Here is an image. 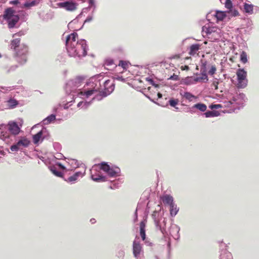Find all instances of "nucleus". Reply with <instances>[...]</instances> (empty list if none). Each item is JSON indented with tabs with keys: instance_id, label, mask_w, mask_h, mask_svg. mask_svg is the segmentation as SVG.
<instances>
[{
	"instance_id": "nucleus-4",
	"label": "nucleus",
	"mask_w": 259,
	"mask_h": 259,
	"mask_svg": "<svg viewBox=\"0 0 259 259\" xmlns=\"http://www.w3.org/2000/svg\"><path fill=\"white\" fill-rule=\"evenodd\" d=\"M30 144L29 141L26 138H22L16 144L11 146L10 149L12 151L16 152L22 149V147H26Z\"/></svg>"
},
{
	"instance_id": "nucleus-51",
	"label": "nucleus",
	"mask_w": 259,
	"mask_h": 259,
	"mask_svg": "<svg viewBox=\"0 0 259 259\" xmlns=\"http://www.w3.org/2000/svg\"><path fill=\"white\" fill-rule=\"evenodd\" d=\"M180 58L179 55H177L174 57V58Z\"/></svg>"
},
{
	"instance_id": "nucleus-16",
	"label": "nucleus",
	"mask_w": 259,
	"mask_h": 259,
	"mask_svg": "<svg viewBox=\"0 0 259 259\" xmlns=\"http://www.w3.org/2000/svg\"><path fill=\"white\" fill-rule=\"evenodd\" d=\"M214 16L217 18V21H223L227 16L225 12L220 11H216Z\"/></svg>"
},
{
	"instance_id": "nucleus-2",
	"label": "nucleus",
	"mask_w": 259,
	"mask_h": 259,
	"mask_svg": "<svg viewBox=\"0 0 259 259\" xmlns=\"http://www.w3.org/2000/svg\"><path fill=\"white\" fill-rule=\"evenodd\" d=\"M14 57L16 61L22 65L27 61V55L28 52V47L24 44H22L19 48L15 50Z\"/></svg>"
},
{
	"instance_id": "nucleus-23",
	"label": "nucleus",
	"mask_w": 259,
	"mask_h": 259,
	"mask_svg": "<svg viewBox=\"0 0 259 259\" xmlns=\"http://www.w3.org/2000/svg\"><path fill=\"white\" fill-rule=\"evenodd\" d=\"M244 9L246 13L252 14L253 13V6L251 4L245 3L244 5Z\"/></svg>"
},
{
	"instance_id": "nucleus-10",
	"label": "nucleus",
	"mask_w": 259,
	"mask_h": 259,
	"mask_svg": "<svg viewBox=\"0 0 259 259\" xmlns=\"http://www.w3.org/2000/svg\"><path fill=\"white\" fill-rule=\"evenodd\" d=\"M14 13L15 11L12 8H9L6 9L5 11H4V15H3V19L7 21L16 15H15Z\"/></svg>"
},
{
	"instance_id": "nucleus-19",
	"label": "nucleus",
	"mask_w": 259,
	"mask_h": 259,
	"mask_svg": "<svg viewBox=\"0 0 259 259\" xmlns=\"http://www.w3.org/2000/svg\"><path fill=\"white\" fill-rule=\"evenodd\" d=\"M38 4V2L36 1H32L31 2H26L23 5H20L19 6L20 8H31L32 7L35 6Z\"/></svg>"
},
{
	"instance_id": "nucleus-38",
	"label": "nucleus",
	"mask_w": 259,
	"mask_h": 259,
	"mask_svg": "<svg viewBox=\"0 0 259 259\" xmlns=\"http://www.w3.org/2000/svg\"><path fill=\"white\" fill-rule=\"evenodd\" d=\"M210 108L211 109H220L222 107V105L221 104H212L209 106Z\"/></svg>"
},
{
	"instance_id": "nucleus-7",
	"label": "nucleus",
	"mask_w": 259,
	"mask_h": 259,
	"mask_svg": "<svg viewBox=\"0 0 259 259\" xmlns=\"http://www.w3.org/2000/svg\"><path fill=\"white\" fill-rule=\"evenodd\" d=\"M8 128L10 133L14 135H17L20 133V128L15 122H10L8 124Z\"/></svg>"
},
{
	"instance_id": "nucleus-30",
	"label": "nucleus",
	"mask_w": 259,
	"mask_h": 259,
	"mask_svg": "<svg viewBox=\"0 0 259 259\" xmlns=\"http://www.w3.org/2000/svg\"><path fill=\"white\" fill-rule=\"evenodd\" d=\"M93 180L95 182L104 181L105 178L101 176H95L93 175H92Z\"/></svg>"
},
{
	"instance_id": "nucleus-39",
	"label": "nucleus",
	"mask_w": 259,
	"mask_h": 259,
	"mask_svg": "<svg viewBox=\"0 0 259 259\" xmlns=\"http://www.w3.org/2000/svg\"><path fill=\"white\" fill-rule=\"evenodd\" d=\"M216 71V68L214 66H212L211 68L208 71V73L210 75H213L214 74L215 72Z\"/></svg>"
},
{
	"instance_id": "nucleus-54",
	"label": "nucleus",
	"mask_w": 259,
	"mask_h": 259,
	"mask_svg": "<svg viewBox=\"0 0 259 259\" xmlns=\"http://www.w3.org/2000/svg\"><path fill=\"white\" fill-rule=\"evenodd\" d=\"M60 166H61L62 168H64V167L63 166H62L61 164H60Z\"/></svg>"
},
{
	"instance_id": "nucleus-32",
	"label": "nucleus",
	"mask_w": 259,
	"mask_h": 259,
	"mask_svg": "<svg viewBox=\"0 0 259 259\" xmlns=\"http://www.w3.org/2000/svg\"><path fill=\"white\" fill-rule=\"evenodd\" d=\"M206 32L207 34H211L212 33H215L217 30V28L216 27H213L206 28Z\"/></svg>"
},
{
	"instance_id": "nucleus-55",
	"label": "nucleus",
	"mask_w": 259,
	"mask_h": 259,
	"mask_svg": "<svg viewBox=\"0 0 259 259\" xmlns=\"http://www.w3.org/2000/svg\"><path fill=\"white\" fill-rule=\"evenodd\" d=\"M1 57H2V55H1V54H0V58H1Z\"/></svg>"
},
{
	"instance_id": "nucleus-11",
	"label": "nucleus",
	"mask_w": 259,
	"mask_h": 259,
	"mask_svg": "<svg viewBox=\"0 0 259 259\" xmlns=\"http://www.w3.org/2000/svg\"><path fill=\"white\" fill-rule=\"evenodd\" d=\"M19 20V17L18 15L7 20V22L8 23V28L10 29L14 28Z\"/></svg>"
},
{
	"instance_id": "nucleus-6",
	"label": "nucleus",
	"mask_w": 259,
	"mask_h": 259,
	"mask_svg": "<svg viewBox=\"0 0 259 259\" xmlns=\"http://www.w3.org/2000/svg\"><path fill=\"white\" fill-rule=\"evenodd\" d=\"M104 87L105 90V95L104 96H106L107 95H109L114 90V81L112 79H108L104 82Z\"/></svg>"
},
{
	"instance_id": "nucleus-18",
	"label": "nucleus",
	"mask_w": 259,
	"mask_h": 259,
	"mask_svg": "<svg viewBox=\"0 0 259 259\" xmlns=\"http://www.w3.org/2000/svg\"><path fill=\"white\" fill-rule=\"evenodd\" d=\"M81 175V172H76L73 175L69 177L67 180H65V181L67 182H73L76 181L78 177Z\"/></svg>"
},
{
	"instance_id": "nucleus-17",
	"label": "nucleus",
	"mask_w": 259,
	"mask_h": 259,
	"mask_svg": "<svg viewBox=\"0 0 259 259\" xmlns=\"http://www.w3.org/2000/svg\"><path fill=\"white\" fill-rule=\"evenodd\" d=\"M183 98L188 100L189 102L192 101L196 97L189 92H184L183 94H181Z\"/></svg>"
},
{
	"instance_id": "nucleus-26",
	"label": "nucleus",
	"mask_w": 259,
	"mask_h": 259,
	"mask_svg": "<svg viewBox=\"0 0 259 259\" xmlns=\"http://www.w3.org/2000/svg\"><path fill=\"white\" fill-rule=\"evenodd\" d=\"M42 135V131H40L36 134L33 135V140L34 144H37L40 140Z\"/></svg>"
},
{
	"instance_id": "nucleus-48",
	"label": "nucleus",
	"mask_w": 259,
	"mask_h": 259,
	"mask_svg": "<svg viewBox=\"0 0 259 259\" xmlns=\"http://www.w3.org/2000/svg\"><path fill=\"white\" fill-rule=\"evenodd\" d=\"M22 35L21 32H19L13 35V37H15L16 36H21Z\"/></svg>"
},
{
	"instance_id": "nucleus-27",
	"label": "nucleus",
	"mask_w": 259,
	"mask_h": 259,
	"mask_svg": "<svg viewBox=\"0 0 259 259\" xmlns=\"http://www.w3.org/2000/svg\"><path fill=\"white\" fill-rule=\"evenodd\" d=\"M51 170L52 172L56 176L60 178L63 177V173L60 171H58L56 167L51 168Z\"/></svg>"
},
{
	"instance_id": "nucleus-5",
	"label": "nucleus",
	"mask_w": 259,
	"mask_h": 259,
	"mask_svg": "<svg viewBox=\"0 0 259 259\" xmlns=\"http://www.w3.org/2000/svg\"><path fill=\"white\" fill-rule=\"evenodd\" d=\"M58 6L68 11H74L77 9V4L72 1H67L58 4Z\"/></svg>"
},
{
	"instance_id": "nucleus-12",
	"label": "nucleus",
	"mask_w": 259,
	"mask_h": 259,
	"mask_svg": "<svg viewBox=\"0 0 259 259\" xmlns=\"http://www.w3.org/2000/svg\"><path fill=\"white\" fill-rule=\"evenodd\" d=\"M21 39L20 38H16L13 39L11 41V48L14 51L16 50L19 48L21 45H20Z\"/></svg>"
},
{
	"instance_id": "nucleus-15",
	"label": "nucleus",
	"mask_w": 259,
	"mask_h": 259,
	"mask_svg": "<svg viewBox=\"0 0 259 259\" xmlns=\"http://www.w3.org/2000/svg\"><path fill=\"white\" fill-rule=\"evenodd\" d=\"M145 227L146 224L145 222L142 221L140 224V233L143 240H145L146 239Z\"/></svg>"
},
{
	"instance_id": "nucleus-8",
	"label": "nucleus",
	"mask_w": 259,
	"mask_h": 259,
	"mask_svg": "<svg viewBox=\"0 0 259 259\" xmlns=\"http://www.w3.org/2000/svg\"><path fill=\"white\" fill-rule=\"evenodd\" d=\"M142 246L139 242L134 241L133 245V254L135 257H138L142 251Z\"/></svg>"
},
{
	"instance_id": "nucleus-43",
	"label": "nucleus",
	"mask_w": 259,
	"mask_h": 259,
	"mask_svg": "<svg viewBox=\"0 0 259 259\" xmlns=\"http://www.w3.org/2000/svg\"><path fill=\"white\" fill-rule=\"evenodd\" d=\"M9 4L11 5H17L20 4V2L19 1V0L12 1L9 2Z\"/></svg>"
},
{
	"instance_id": "nucleus-46",
	"label": "nucleus",
	"mask_w": 259,
	"mask_h": 259,
	"mask_svg": "<svg viewBox=\"0 0 259 259\" xmlns=\"http://www.w3.org/2000/svg\"><path fill=\"white\" fill-rule=\"evenodd\" d=\"M236 101V99L235 98V97H233V99H232V101H230L228 102V106L229 105H231V104H232L234 102Z\"/></svg>"
},
{
	"instance_id": "nucleus-53",
	"label": "nucleus",
	"mask_w": 259,
	"mask_h": 259,
	"mask_svg": "<svg viewBox=\"0 0 259 259\" xmlns=\"http://www.w3.org/2000/svg\"><path fill=\"white\" fill-rule=\"evenodd\" d=\"M91 222H92V223H94V221H95V219H93V220L92 219V220H91Z\"/></svg>"
},
{
	"instance_id": "nucleus-14",
	"label": "nucleus",
	"mask_w": 259,
	"mask_h": 259,
	"mask_svg": "<svg viewBox=\"0 0 259 259\" xmlns=\"http://www.w3.org/2000/svg\"><path fill=\"white\" fill-rule=\"evenodd\" d=\"M200 48V45L199 44H193L191 45L190 47V51L189 54L190 55H194L197 54Z\"/></svg>"
},
{
	"instance_id": "nucleus-40",
	"label": "nucleus",
	"mask_w": 259,
	"mask_h": 259,
	"mask_svg": "<svg viewBox=\"0 0 259 259\" xmlns=\"http://www.w3.org/2000/svg\"><path fill=\"white\" fill-rule=\"evenodd\" d=\"M230 13H231V15L232 16L235 17V16L239 15V12L236 10H231V11H230Z\"/></svg>"
},
{
	"instance_id": "nucleus-33",
	"label": "nucleus",
	"mask_w": 259,
	"mask_h": 259,
	"mask_svg": "<svg viewBox=\"0 0 259 259\" xmlns=\"http://www.w3.org/2000/svg\"><path fill=\"white\" fill-rule=\"evenodd\" d=\"M108 175L110 177H115L116 176L117 172L112 168H110L107 171Z\"/></svg>"
},
{
	"instance_id": "nucleus-42",
	"label": "nucleus",
	"mask_w": 259,
	"mask_h": 259,
	"mask_svg": "<svg viewBox=\"0 0 259 259\" xmlns=\"http://www.w3.org/2000/svg\"><path fill=\"white\" fill-rule=\"evenodd\" d=\"M9 103L12 104L11 106L12 107H15L17 104V102L15 100H11L9 101Z\"/></svg>"
},
{
	"instance_id": "nucleus-50",
	"label": "nucleus",
	"mask_w": 259,
	"mask_h": 259,
	"mask_svg": "<svg viewBox=\"0 0 259 259\" xmlns=\"http://www.w3.org/2000/svg\"><path fill=\"white\" fill-rule=\"evenodd\" d=\"M158 98H161L162 97V94L160 93L157 94Z\"/></svg>"
},
{
	"instance_id": "nucleus-28",
	"label": "nucleus",
	"mask_w": 259,
	"mask_h": 259,
	"mask_svg": "<svg viewBox=\"0 0 259 259\" xmlns=\"http://www.w3.org/2000/svg\"><path fill=\"white\" fill-rule=\"evenodd\" d=\"M99 165L100 166V168L106 172H107L110 168V166L106 162H102Z\"/></svg>"
},
{
	"instance_id": "nucleus-35",
	"label": "nucleus",
	"mask_w": 259,
	"mask_h": 259,
	"mask_svg": "<svg viewBox=\"0 0 259 259\" xmlns=\"http://www.w3.org/2000/svg\"><path fill=\"white\" fill-rule=\"evenodd\" d=\"M118 66H121L124 69H125L127 67L128 64H127V63L125 61L121 60V61H119V63L118 64Z\"/></svg>"
},
{
	"instance_id": "nucleus-25",
	"label": "nucleus",
	"mask_w": 259,
	"mask_h": 259,
	"mask_svg": "<svg viewBox=\"0 0 259 259\" xmlns=\"http://www.w3.org/2000/svg\"><path fill=\"white\" fill-rule=\"evenodd\" d=\"M178 211L179 208L174 203L170 206V213L171 216H175Z\"/></svg>"
},
{
	"instance_id": "nucleus-44",
	"label": "nucleus",
	"mask_w": 259,
	"mask_h": 259,
	"mask_svg": "<svg viewBox=\"0 0 259 259\" xmlns=\"http://www.w3.org/2000/svg\"><path fill=\"white\" fill-rule=\"evenodd\" d=\"M180 69L182 70L188 71L189 70V67L188 65L182 66H181Z\"/></svg>"
},
{
	"instance_id": "nucleus-45",
	"label": "nucleus",
	"mask_w": 259,
	"mask_h": 259,
	"mask_svg": "<svg viewBox=\"0 0 259 259\" xmlns=\"http://www.w3.org/2000/svg\"><path fill=\"white\" fill-rule=\"evenodd\" d=\"M201 79L202 80H206V81H207L208 80V77L207 76L206 74H202L201 77Z\"/></svg>"
},
{
	"instance_id": "nucleus-31",
	"label": "nucleus",
	"mask_w": 259,
	"mask_h": 259,
	"mask_svg": "<svg viewBox=\"0 0 259 259\" xmlns=\"http://www.w3.org/2000/svg\"><path fill=\"white\" fill-rule=\"evenodd\" d=\"M55 119H56L55 115H54L53 114H51V115H50L48 117H47L44 120V121L46 122V123H50L51 122L55 120Z\"/></svg>"
},
{
	"instance_id": "nucleus-37",
	"label": "nucleus",
	"mask_w": 259,
	"mask_h": 259,
	"mask_svg": "<svg viewBox=\"0 0 259 259\" xmlns=\"http://www.w3.org/2000/svg\"><path fill=\"white\" fill-rule=\"evenodd\" d=\"M221 259H233V257L230 253H226L222 255Z\"/></svg>"
},
{
	"instance_id": "nucleus-29",
	"label": "nucleus",
	"mask_w": 259,
	"mask_h": 259,
	"mask_svg": "<svg viewBox=\"0 0 259 259\" xmlns=\"http://www.w3.org/2000/svg\"><path fill=\"white\" fill-rule=\"evenodd\" d=\"M240 60L244 64L247 62V55L244 51H242L240 55Z\"/></svg>"
},
{
	"instance_id": "nucleus-3",
	"label": "nucleus",
	"mask_w": 259,
	"mask_h": 259,
	"mask_svg": "<svg viewBox=\"0 0 259 259\" xmlns=\"http://www.w3.org/2000/svg\"><path fill=\"white\" fill-rule=\"evenodd\" d=\"M237 77V87L238 88H244L248 82L247 79V72L244 69H239L236 72Z\"/></svg>"
},
{
	"instance_id": "nucleus-52",
	"label": "nucleus",
	"mask_w": 259,
	"mask_h": 259,
	"mask_svg": "<svg viewBox=\"0 0 259 259\" xmlns=\"http://www.w3.org/2000/svg\"><path fill=\"white\" fill-rule=\"evenodd\" d=\"M81 104H82V102H79V103H78V104L77 106L79 107V106H80V105H81Z\"/></svg>"
},
{
	"instance_id": "nucleus-20",
	"label": "nucleus",
	"mask_w": 259,
	"mask_h": 259,
	"mask_svg": "<svg viewBox=\"0 0 259 259\" xmlns=\"http://www.w3.org/2000/svg\"><path fill=\"white\" fill-rule=\"evenodd\" d=\"M97 92V91L96 90H90L87 91L80 92L79 94L81 96H85L87 98H88Z\"/></svg>"
},
{
	"instance_id": "nucleus-49",
	"label": "nucleus",
	"mask_w": 259,
	"mask_h": 259,
	"mask_svg": "<svg viewBox=\"0 0 259 259\" xmlns=\"http://www.w3.org/2000/svg\"><path fill=\"white\" fill-rule=\"evenodd\" d=\"M89 4H90V6H93L94 4V0H89Z\"/></svg>"
},
{
	"instance_id": "nucleus-21",
	"label": "nucleus",
	"mask_w": 259,
	"mask_h": 259,
	"mask_svg": "<svg viewBox=\"0 0 259 259\" xmlns=\"http://www.w3.org/2000/svg\"><path fill=\"white\" fill-rule=\"evenodd\" d=\"M193 108H196L202 112H204L206 110L207 106L205 104L203 103H197L195 104L193 106Z\"/></svg>"
},
{
	"instance_id": "nucleus-47",
	"label": "nucleus",
	"mask_w": 259,
	"mask_h": 259,
	"mask_svg": "<svg viewBox=\"0 0 259 259\" xmlns=\"http://www.w3.org/2000/svg\"><path fill=\"white\" fill-rule=\"evenodd\" d=\"M169 78L171 79H174V80H178V75H173V76H171Z\"/></svg>"
},
{
	"instance_id": "nucleus-41",
	"label": "nucleus",
	"mask_w": 259,
	"mask_h": 259,
	"mask_svg": "<svg viewBox=\"0 0 259 259\" xmlns=\"http://www.w3.org/2000/svg\"><path fill=\"white\" fill-rule=\"evenodd\" d=\"M219 81L217 80H214L212 83V86L214 87L215 90L218 89Z\"/></svg>"
},
{
	"instance_id": "nucleus-34",
	"label": "nucleus",
	"mask_w": 259,
	"mask_h": 259,
	"mask_svg": "<svg viewBox=\"0 0 259 259\" xmlns=\"http://www.w3.org/2000/svg\"><path fill=\"white\" fill-rule=\"evenodd\" d=\"M225 4V7L229 10H231L232 8V3L231 0H226Z\"/></svg>"
},
{
	"instance_id": "nucleus-9",
	"label": "nucleus",
	"mask_w": 259,
	"mask_h": 259,
	"mask_svg": "<svg viewBox=\"0 0 259 259\" xmlns=\"http://www.w3.org/2000/svg\"><path fill=\"white\" fill-rule=\"evenodd\" d=\"M10 137V132L6 126H2L0 128V138L4 141L9 139Z\"/></svg>"
},
{
	"instance_id": "nucleus-13",
	"label": "nucleus",
	"mask_w": 259,
	"mask_h": 259,
	"mask_svg": "<svg viewBox=\"0 0 259 259\" xmlns=\"http://www.w3.org/2000/svg\"><path fill=\"white\" fill-rule=\"evenodd\" d=\"M161 199L165 204H167L170 206L174 203L173 197L169 195L166 194L164 195L162 197H161Z\"/></svg>"
},
{
	"instance_id": "nucleus-1",
	"label": "nucleus",
	"mask_w": 259,
	"mask_h": 259,
	"mask_svg": "<svg viewBox=\"0 0 259 259\" xmlns=\"http://www.w3.org/2000/svg\"><path fill=\"white\" fill-rule=\"evenodd\" d=\"M66 47L70 56L81 57L87 54L86 41L84 39L78 40V35L76 32L72 33L67 36Z\"/></svg>"
},
{
	"instance_id": "nucleus-22",
	"label": "nucleus",
	"mask_w": 259,
	"mask_h": 259,
	"mask_svg": "<svg viewBox=\"0 0 259 259\" xmlns=\"http://www.w3.org/2000/svg\"><path fill=\"white\" fill-rule=\"evenodd\" d=\"M206 117H211L218 116L220 113L217 111H209L204 113Z\"/></svg>"
},
{
	"instance_id": "nucleus-24",
	"label": "nucleus",
	"mask_w": 259,
	"mask_h": 259,
	"mask_svg": "<svg viewBox=\"0 0 259 259\" xmlns=\"http://www.w3.org/2000/svg\"><path fill=\"white\" fill-rule=\"evenodd\" d=\"M179 102V101L178 99L170 98L168 101V103L171 107L178 109V107H177V106L178 105Z\"/></svg>"
},
{
	"instance_id": "nucleus-36",
	"label": "nucleus",
	"mask_w": 259,
	"mask_h": 259,
	"mask_svg": "<svg viewBox=\"0 0 259 259\" xmlns=\"http://www.w3.org/2000/svg\"><path fill=\"white\" fill-rule=\"evenodd\" d=\"M114 65L113 60L112 59H107L105 61V65L107 67Z\"/></svg>"
}]
</instances>
